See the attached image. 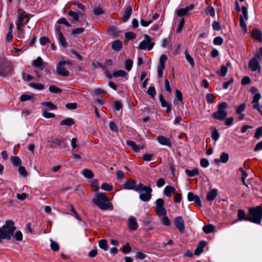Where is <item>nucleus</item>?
<instances>
[{"mask_svg": "<svg viewBox=\"0 0 262 262\" xmlns=\"http://www.w3.org/2000/svg\"><path fill=\"white\" fill-rule=\"evenodd\" d=\"M13 68L10 64H0V76H4L11 73Z\"/></svg>", "mask_w": 262, "mask_h": 262, "instance_id": "obj_14", "label": "nucleus"}, {"mask_svg": "<svg viewBox=\"0 0 262 262\" xmlns=\"http://www.w3.org/2000/svg\"><path fill=\"white\" fill-rule=\"evenodd\" d=\"M18 173L21 177H26L28 176V173L25 167L23 166H19L18 169Z\"/></svg>", "mask_w": 262, "mask_h": 262, "instance_id": "obj_44", "label": "nucleus"}, {"mask_svg": "<svg viewBox=\"0 0 262 262\" xmlns=\"http://www.w3.org/2000/svg\"><path fill=\"white\" fill-rule=\"evenodd\" d=\"M125 38L127 40H131L135 39L136 37V34L131 32H126L125 33Z\"/></svg>", "mask_w": 262, "mask_h": 262, "instance_id": "obj_60", "label": "nucleus"}, {"mask_svg": "<svg viewBox=\"0 0 262 262\" xmlns=\"http://www.w3.org/2000/svg\"><path fill=\"white\" fill-rule=\"evenodd\" d=\"M185 172L187 175L190 177H192L195 176H197L199 174V169L197 168H193L192 170L186 169Z\"/></svg>", "mask_w": 262, "mask_h": 262, "instance_id": "obj_34", "label": "nucleus"}, {"mask_svg": "<svg viewBox=\"0 0 262 262\" xmlns=\"http://www.w3.org/2000/svg\"><path fill=\"white\" fill-rule=\"evenodd\" d=\"M53 143L62 147H66V139L63 138H56L53 140Z\"/></svg>", "mask_w": 262, "mask_h": 262, "instance_id": "obj_33", "label": "nucleus"}, {"mask_svg": "<svg viewBox=\"0 0 262 262\" xmlns=\"http://www.w3.org/2000/svg\"><path fill=\"white\" fill-rule=\"evenodd\" d=\"M157 141L160 144L162 145H165L169 147H171L172 145V143L170 139L169 138L162 135L158 136L157 137Z\"/></svg>", "mask_w": 262, "mask_h": 262, "instance_id": "obj_15", "label": "nucleus"}, {"mask_svg": "<svg viewBox=\"0 0 262 262\" xmlns=\"http://www.w3.org/2000/svg\"><path fill=\"white\" fill-rule=\"evenodd\" d=\"M154 45L151 37L146 34L144 35V39L139 43L138 48L140 50L150 51L153 48Z\"/></svg>", "mask_w": 262, "mask_h": 262, "instance_id": "obj_8", "label": "nucleus"}, {"mask_svg": "<svg viewBox=\"0 0 262 262\" xmlns=\"http://www.w3.org/2000/svg\"><path fill=\"white\" fill-rule=\"evenodd\" d=\"M43 63L42 58L40 57H38L34 60L32 63V65L36 68H40Z\"/></svg>", "mask_w": 262, "mask_h": 262, "instance_id": "obj_38", "label": "nucleus"}, {"mask_svg": "<svg viewBox=\"0 0 262 262\" xmlns=\"http://www.w3.org/2000/svg\"><path fill=\"white\" fill-rule=\"evenodd\" d=\"M58 39L59 43L63 47V48H66L68 47L66 39L64 37L62 33H59V35L58 36Z\"/></svg>", "mask_w": 262, "mask_h": 262, "instance_id": "obj_35", "label": "nucleus"}, {"mask_svg": "<svg viewBox=\"0 0 262 262\" xmlns=\"http://www.w3.org/2000/svg\"><path fill=\"white\" fill-rule=\"evenodd\" d=\"M126 144L130 146L135 152H139L140 147L139 145H137L134 141L132 140H127L126 141Z\"/></svg>", "mask_w": 262, "mask_h": 262, "instance_id": "obj_31", "label": "nucleus"}, {"mask_svg": "<svg viewBox=\"0 0 262 262\" xmlns=\"http://www.w3.org/2000/svg\"><path fill=\"white\" fill-rule=\"evenodd\" d=\"M10 161L14 167H19L22 164L21 160L18 156H11L10 157Z\"/></svg>", "mask_w": 262, "mask_h": 262, "instance_id": "obj_25", "label": "nucleus"}, {"mask_svg": "<svg viewBox=\"0 0 262 262\" xmlns=\"http://www.w3.org/2000/svg\"><path fill=\"white\" fill-rule=\"evenodd\" d=\"M159 101L160 102L161 106L162 107H166V112L167 113H169L171 111V105L166 101L162 95L161 94L159 95Z\"/></svg>", "mask_w": 262, "mask_h": 262, "instance_id": "obj_20", "label": "nucleus"}, {"mask_svg": "<svg viewBox=\"0 0 262 262\" xmlns=\"http://www.w3.org/2000/svg\"><path fill=\"white\" fill-rule=\"evenodd\" d=\"M184 54L186 60L189 63L192 67L194 66V62L193 58L188 54L187 50L184 52Z\"/></svg>", "mask_w": 262, "mask_h": 262, "instance_id": "obj_43", "label": "nucleus"}, {"mask_svg": "<svg viewBox=\"0 0 262 262\" xmlns=\"http://www.w3.org/2000/svg\"><path fill=\"white\" fill-rule=\"evenodd\" d=\"M139 199L143 202L149 201L151 198L152 189L148 186L144 185L142 184V186L140 187L139 189Z\"/></svg>", "mask_w": 262, "mask_h": 262, "instance_id": "obj_6", "label": "nucleus"}, {"mask_svg": "<svg viewBox=\"0 0 262 262\" xmlns=\"http://www.w3.org/2000/svg\"><path fill=\"white\" fill-rule=\"evenodd\" d=\"M213 43L214 45L221 46L223 43V39L221 36H217L213 39Z\"/></svg>", "mask_w": 262, "mask_h": 262, "instance_id": "obj_56", "label": "nucleus"}, {"mask_svg": "<svg viewBox=\"0 0 262 262\" xmlns=\"http://www.w3.org/2000/svg\"><path fill=\"white\" fill-rule=\"evenodd\" d=\"M29 85L35 89L36 90H42L45 85L40 83H35V82H31L29 83Z\"/></svg>", "mask_w": 262, "mask_h": 262, "instance_id": "obj_46", "label": "nucleus"}, {"mask_svg": "<svg viewBox=\"0 0 262 262\" xmlns=\"http://www.w3.org/2000/svg\"><path fill=\"white\" fill-rule=\"evenodd\" d=\"M156 211L157 213V215L159 217H161L162 215H166V209L164 207V200L161 199L159 198L156 201Z\"/></svg>", "mask_w": 262, "mask_h": 262, "instance_id": "obj_10", "label": "nucleus"}, {"mask_svg": "<svg viewBox=\"0 0 262 262\" xmlns=\"http://www.w3.org/2000/svg\"><path fill=\"white\" fill-rule=\"evenodd\" d=\"M139 227L136 219L134 216H130L128 218V227L131 230H136Z\"/></svg>", "mask_w": 262, "mask_h": 262, "instance_id": "obj_18", "label": "nucleus"}, {"mask_svg": "<svg viewBox=\"0 0 262 262\" xmlns=\"http://www.w3.org/2000/svg\"><path fill=\"white\" fill-rule=\"evenodd\" d=\"M207 242L204 241H201L197 248L194 251V254L195 255L199 256L204 251V247L206 246Z\"/></svg>", "mask_w": 262, "mask_h": 262, "instance_id": "obj_21", "label": "nucleus"}, {"mask_svg": "<svg viewBox=\"0 0 262 262\" xmlns=\"http://www.w3.org/2000/svg\"><path fill=\"white\" fill-rule=\"evenodd\" d=\"M69 208L70 209L71 211L72 212V213L73 214L75 217L78 221H81V219L80 216L77 214V213L76 211L75 210V209H74L73 206L72 205H70L69 206Z\"/></svg>", "mask_w": 262, "mask_h": 262, "instance_id": "obj_51", "label": "nucleus"}, {"mask_svg": "<svg viewBox=\"0 0 262 262\" xmlns=\"http://www.w3.org/2000/svg\"><path fill=\"white\" fill-rule=\"evenodd\" d=\"M39 42L41 45L45 46L47 43L50 42V40L48 37L43 36L39 38Z\"/></svg>", "mask_w": 262, "mask_h": 262, "instance_id": "obj_64", "label": "nucleus"}, {"mask_svg": "<svg viewBox=\"0 0 262 262\" xmlns=\"http://www.w3.org/2000/svg\"><path fill=\"white\" fill-rule=\"evenodd\" d=\"M84 32V29L82 28H78L73 29L71 32V34L74 36H77L78 35L82 34Z\"/></svg>", "mask_w": 262, "mask_h": 262, "instance_id": "obj_48", "label": "nucleus"}, {"mask_svg": "<svg viewBox=\"0 0 262 262\" xmlns=\"http://www.w3.org/2000/svg\"><path fill=\"white\" fill-rule=\"evenodd\" d=\"M16 228L14 223L12 220H7L5 224L0 228V243L3 239H10L12 236L18 241H21L23 239V234L20 231H16L13 234Z\"/></svg>", "mask_w": 262, "mask_h": 262, "instance_id": "obj_1", "label": "nucleus"}, {"mask_svg": "<svg viewBox=\"0 0 262 262\" xmlns=\"http://www.w3.org/2000/svg\"><path fill=\"white\" fill-rule=\"evenodd\" d=\"M242 15H241L240 18H243V20H247L248 18L247 9L245 6H242L241 8Z\"/></svg>", "mask_w": 262, "mask_h": 262, "instance_id": "obj_40", "label": "nucleus"}, {"mask_svg": "<svg viewBox=\"0 0 262 262\" xmlns=\"http://www.w3.org/2000/svg\"><path fill=\"white\" fill-rule=\"evenodd\" d=\"M231 66V63L229 61H228L226 63V64L222 65L221 67L220 70L217 72L218 74L222 77H225L227 72H228V67Z\"/></svg>", "mask_w": 262, "mask_h": 262, "instance_id": "obj_22", "label": "nucleus"}, {"mask_svg": "<svg viewBox=\"0 0 262 262\" xmlns=\"http://www.w3.org/2000/svg\"><path fill=\"white\" fill-rule=\"evenodd\" d=\"M217 195L216 190L215 189H212L207 193L206 199L207 201H212L215 199Z\"/></svg>", "mask_w": 262, "mask_h": 262, "instance_id": "obj_29", "label": "nucleus"}, {"mask_svg": "<svg viewBox=\"0 0 262 262\" xmlns=\"http://www.w3.org/2000/svg\"><path fill=\"white\" fill-rule=\"evenodd\" d=\"M245 21L246 20H243L242 18H240L239 26H240L241 28L242 29L243 31L245 33H246L248 31V29H247V27L246 23H245Z\"/></svg>", "mask_w": 262, "mask_h": 262, "instance_id": "obj_57", "label": "nucleus"}, {"mask_svg": "<svg viewBox=\"0 0 262 262\" xmlns=\"http://www.w3.org/2000/svg\"><path fill=\"white\" fill-rule=\"evenodd\" d=\"M99 247L106 251L107 250V242L106 239H100L98 242Z\"/></svg>", "mask_w": 262, "mask_h": 262, "instance_id": "obj_45", "label": "nucleus"}, {"mask_svg": "<svg viewBox=\"0 0 262 262\" xmlns=\"http://www.w3.org/2000/svg\"><path fill=\"white\" fill-rule=\"evenodd\" d=\"M133 60L130 59H128L125 60V69L127 71H129L130 70H131V69L132 68V66H133Z\"/></svg>", "mask_w": 262, "mask_h": 262, "instance_id": "obj_52", "label": "nucleus"}, {"mask_svg": "<svg viewBox=\"0 0 262 262\" xmlns=\"http://www.w3.org/2000/svg\"><path fill=\"white\" fill-rule=\"evenodd\" d=\"M237 217L238 220L242 221H248V217L249 216H247L245 212V211L242 209H238L237 211Z\"/></svg>", "mask_w": 262, "mask_h": 262, "instance_id": "obj_28", "label": "nucleus"}, {"mask_svg": "<svg viewBox=\"0 0 262 262\" xmlns=\"http://www.w3.org/2000/svg\"><path fill=\"white\" fill-rule=\"evenodd\" d=\"M50 247L54 251H58L59 249V246L58 243L53 240H51Z\"/></svg>", "mask_w": 262, "mask_h": 262, "instance_id": "obj_53", "label": "nucleus"}, {"mask_svg": "<svg viewBox=\"0 0 262 262\" xmlns=\"http://www.w3.org/2000/svg\"><path fill=\"white\" fill-rule=\"evenodd\" d=\"M112 75L114 77H125L127 76V73L124 70H119L114 72L112 74Z\"/></svg>", "mask_w": 262, "mask_h": 262, "instance_id": "obj_36", "label": "nucleus"}, {"mask_svg": "<svg viewBox=\"0 0 262 262\" xmlns=\"http://www.w3.org/2000/svg\"><path fill=\"white\" fill-rule=\"evenodd\" d=\"M228 107V104L226 102H222L219 104L217 111L212 114V117L214 119L223 121L226 118L227 113L225 111Z\"/></svg>", "mask_w": 262, "mask_h": 262, "instance_id": "obj_5", "label": "nucleus"}, {"mask_svg": "<svg viewBox=\"0 0 262 262\" xmlns=\"http://www.w3.org/2000/svg\"><path fill=\"white\" fill-rule=\"evenodd\" d=\"M17 18L15 25L17 30L20 34L23 33L24 27L29 22V14L23 9H18L17 10Z\"/></svg>", "mask_w": 262, "mask_h": 262, "instance_id": "obj_4", "label": "nucleus"}, {"mask_svg": "<svg viewBox=\"0 0 262 262\" xmlns=\"http://www.w3.org/2000/svg\"><path fill=\"white\" fill-rule=\"evenodd\" d=\"M161 223L163 225L166 226H168L170 225L169 218L166 215H162Z\"/></svg>", "mask_w": 262, "mask_h": 262, "instance_id": "obj_50", "label": "nucleus"}, {"mask_svg": "<svg viewBox=\"0 0 262 262\" xmlns=\"http://www.w3.org/2000/svg\"><path fill=\"white\" fill-rule=\"evenodd\" d=\"M41 104L51 110H56L57 108L56 105L53 104L52 102H42Z\"/></svg>", "mask_w": 262, "mask_h": 262, "instance_id": "obj_41", "label": "nucleus"}, {"mask_svg": "<svg viewBox=\"0 0 262 262\" xmlns=\"http://www.w3.org/2000/svg\"><path fill=\"white\" fill-rule=\"evenodd\" d=\"M185 24V20L184 18H182L181 19L179 23V24L178 25V27L177 29L176 32L177 33H180L182 31L184 26Z\"/></svg>", "mask_w": 262, "mask_h": 262, "instance_id": "obj_61", "label": "nucleus"}, {"mask_svg": "<svg viewBox=\"0 0 262 262\" xmlns=\"http://www.w3.org/2000/svg\"><path fill=\"white\" fill-rule=\"evenodd\" d=\"M122 103L116 100L114 101V108L116 111H118L122 108Z\"/></svg>", "mask_w": 262, "mask_h": 262, "instance_id": "obj_55", "label": "nucleus"}, {"mask_svg": "<svg viewBox=\"0 0 262 262\" xmlns=\"http://www.w3.org/2000/svg\"><path fill=\"white\" fill-rule=\"evenodd\" d=\"M81 173L85 178L88 179H91L94 177L92 171L88 169H84Z\"/></svg>", "mask_w": 262, "mask_h": 262, "instance_id": "obj_37", "label": "nucleus"}, {"mask_svg": "<svg viewBox=\"0 0 262 262\" xmlns=\"http://www.w3.org/2000/svg\"><path fill=\"white\" fill-rule=\"evenodd\" d=\"M262 137V126L258 127L255 131L254 137L259 139Z\"/></svg>", "mask_w": 262, "mask_h": 262, "instance_id": "obj_54", "label": "nucleus"}, {"mask_svg": "<svg viewBox=\"0 0 262 262\" xmlns=\"http://www.w3.org/2000/svg\"><path fill=\"white\" fill-rule=\"evenodd\" d=\"M260 55L256 53L249 61L248 68L252 72L257 71L259 74L260 73V66L259 64Z\"/></svg>", "mask_w": 262, "mask_h": 262, "instance_id": "obj_7", "label": "nucleus"}, {"mask_svg": "<svg viewBox=\"0 0 262 262\" xmlns=\"http://www.w3.org/2000/svg\"><path fill=\"white\" fill-rule=\"evenodd\" d=\"M252 35L253 37L259 42H262V33L261 31L258 29H255L252 31Z\"/></svg>", "mask_w": 262, "mask_h": 262, "instance_id": "obj_26", "label": "nucleus"}, {"mask_svg": "<svg viewBox=\"0 0 262 262\" xmlns=\"http://www.w3.org/2000/svg\"><path fill=\"white\" fill-rule=\"evenodd\" d=\"M101 188L107 191H111L113 190V186L112 184L103 183L101 186Z\"/></svg>", "mask_w": 262, "mask_h": 262, "instance_id": "obj_47", "label": "nucleus"}, {"mask_svg": "<svg viewBox=\"0 0 262 262\" xmlns=\"http://www.w3.org/2000/svg\"><path fill=\"white\" fill-rule=\"evenodd\" d=\"M261 97V96L260 93L255 94L253 97L251 103L253 104V108L258 111L262 116V111L261 110L262 105H260L259 103V100L260 99Z\"/></svg>", "mask_w": 262, "mask_h": 262, "instance_id": "obj_11", "label": "nucleus"}, {"mask_svg": "<svg viewBox=\"0 0 262 262\" xmlns=\"http://www.w3.org/2000/svg\"><path fill=\"white\" fill-rule=\"evenodd\" d=\"M248 213L250 215L248 221L257 225H261L262 221V207L260 205L248 209Z\"/></svg>", "mask_w": 262, "mask_h": 262, "instance_id": "obj_3", "label": "nucleus"}, {"mask_svg": "<svg viewBox=\"0 0 262 262\" xmlns=\"http://www.w3.org/2000/svg\"><path fill=\"white\" fill-rule=\"evenodd\" d=\"M175 191L176 189L173 187L167 185L164 188L163 193L164 195L170 198L171 194L175 192Z\"/></svg>", "mask_w": 262, "mask_h": 262, "instance_id": "obj_23", "label": "nucleus"}, {"mask_svg": "<svg viewBox=\"0 0 262 262\" xmlns=\"http://www.w3.org/2000/svg\"><path fill=\"white\" fill-rule=\"evenodd\" d=\"M49 91L50 92L56 94H59L62 92V90L60 89L54 85H52L49 86Z\"/></svg>", "mask_w": 262, "mask_h": 262, "instance_id": "obj_39", "label": "nucleus"}, {"mask_svg": "<svg viewBox=\"0 0 262 262\" xmlns=\"http://www.w3.org/2000/svg\"><path fill=\"white\" fill-rule=\"evenodd\" d=\"M132 14V8L131 6H128L125 7L123 15L122 17V20L125 23L128 20Z\"/></svg>", "mask_w": 262, "mask_h": 262, "instance_id": "obj_19", "label": "nucleus"}, {"mask_svg": "<svg viewBox=\"0 0 262 262\" xmlns=\"http://www.w3.org/2000/svg\"><path fill=\"white\" fill-rule=\"evenodd\" d=\"M68 14L71 17L70 20L73 23L77 21L79 19L80 16H81V17H82L84 19H85L86 18V15L85 14H82L81 12L78 13L77 12L71 10L68 12Z\"/></svg>", "mask_w": 262, "mask_h": 262, "instance_id": "obj_13", "label": "nucleus"}, {"mask_svg": "<svg viewBox=\"0 0 262 262\" xmlns=\"http://www.w3.org/2000/svg\"><path fill=\"white\" fill-rule=\"evenodd\" d=\"M112 48L113 50L118 52L122 48V43L120 40H116L112 42Z\"/></svg>", "mask_w": 262, "mask_h": 262, "instance_id": "obj_27", "label": "nucleus"}, {"mask_svg": "<svg viewBox=\"0 0 262 262\" xmlns=\"http://www.w3.org/2000/svg\"><path fill=\"white\" fill-rule=\"evenodd\" d=\"M203 230L206 234L213 233L215 230V227L212 224L205 225L203 228Z\"/></svg>", "mask_w": 262, "mask_h": 262, "instance_id": "obj_32", "label": "nucleus"}, {"mask_svg": "<svg viewBox=\"0 0 262 262\" xmlns=\"http://www.w3.org/2000/svg\"><path fill=\"white\" fill-rule=\"evenodd\" d=\"M109 126L110 129L115 133H117L118 132V128L116 124V123L114 121H111L109 123Z\"/></svg>", "mask_w": 262, "mask_h": 262, "instance_id": "obj_62", "label": "nucleus"}, {"mask_svg": "<svg viewBox=\"0 0 262 262\" xmlns=\"http://www.w3.org/2000/svg\"><path fill=\"white\" fill-rule=\"evenodd\" d=\"M142 186V183L137 184L136 182L132 179H127L123 184V188L125 189L133 190L136 192H139V189Z\"/></svg>", "mask_w": 262, "mask_h": 262, "instance_id": "obj_9", "label": "nucleus"}, {"mask_svg": "<svg viewBox=\"0 0 262 262\" xmlns=\"http://www.w3.org/2000/svg\"><path fill=\"white\" fill-rule=\"evenodd\" d=\"M200 165L202 167L206 168L209 165V161L205 158H203L200 161Z\"/></svg>", "mask_w": 262, "mask_h": 262, "instance_id": "obj_63", "label": "nucleus"}, {"mask_svg": "<svg viewBox=\"0 0 262 262\" xmlns=\"http://www.w3.org/2000/svg\"><path fill=\"white\" fill-rule=\"evenodd\" d=\"M63 66V65L60 64V63L58 62L56 66V72L60 76L68 77L69 75V72Z\"/></svg>", "mask_w": 262, "mask_h": 262, "instance_id": "obj_17", "label": "nucleus"}, {"mask_svg": "<svg viewBox=\"0 0 262 262\" xmlns=\"http://www.w3.org/2000/svg\"><path fill=\"white\" fill-rule=\"evenodd\" d=\"M92 202L102 210H112L114 209L111 200L104 193H98L92 199Z\"/></svg>", "mask_w": 262, "mask_h": 262, "instance_id": "obj_2", "label": "nucleus"}, {"mask_svg": "<svg viewBox=\"0 0 262 262\" xmlns=\"http://www.w3.org/2000/svg\"><path fill=\"white\" fill-rule=\"evenodd\" d=\"M212 139L215 141H217L220 137L217 130L215 128L211 133Z\"/></svg>", "mask_w": 262, "mask_h": 262, "instance_id": "obj_59", "label": "nucleus"}, {"mask_svg": "<svg viewBox=\"0 0 262 262\" xmlns=\"http://www.w3.org/2000/svg\"><path fill=\"white\" fill-rule=\"evenodd\" d=\"M215 98V96L211 93L207 94L206 96L207 102L210 104L214 102Z\"/></svg>", "mask_w": 262, "mask_h": 262, "instance_id": "obj_49", "label": "nucleus"}, {"mask_svg": "<svg viewBox=\"0 0 262 262\" xmlns=\"http://www.w3.org/2000/svg\"><path fill=\"white\" fill-rule=\"evenodd\" d=\"M147 93L151 97V98H155L157 94L155 87L152 86H149L147 89Z\"/></svg>", "mask_w": 262, "mask_h": 262, "instance_id": "obj_42", "label": "nucleus"}, {"mask_svg": "<svg viewBox=\"0 0 262 262\" xmlns=\"http://www.w3.org/2000/svg\"><path fill=\"white\" fill-rule=\"evenodd\" d=\"M94 14L95 15H99L104 13V11L100 7H97L94 8L93 10Z\"/></svg>", "mask_w": 262, "mask_h": 262, "instance_id": "obj_58", "label": "nucleus"}, {"mask_svg": "<svg viewBox=\"0 0 262 262\" xmlns=\"http://www.w3.org/2000/svg\"><path fill=\"white\" fill-rule=\"evenodd\" d=\"M246 105L245 103L241 104L235 110V113L238 116V120L242 121L244 119L245 116L243 114V112L245 111Z\"/></svg>", "mask_w": 262, "mask_h": 262, "instance_id": "obj_16", "label": "nucleus"}, {"mask_svg": "<svg viewBox=\"0 0 262 262\" xmlns=\"http://www.w3.org/2000/svg\"><path fill=\"white\" fill-rule=\"evenodd\" d=\"M173 224L179 230L180 232L183 233L185 230L184 221L182 216H179L174 218Z\"/></svg>", "mask_w": 262, "mask_h": 262, "instance_id": "obj_12", "label": "nucleus"}, {"mask_svg": "<svg viewBox=\"0 0 262 262\" xmlns=\"http://www.w3.org/2000/svg\"><path fill=\"white\" fill-rule=\"evenodd\" d=\"M229 160V155L226 152H223L221 154L220 156V159H215L214 160V162L216 164H217L219 162H222L223 163H227Z\"/></svg>", "mask_w": 262, "mask_h": 262, "instance_id": "obj_24", "label": "nucleus"}, {"mask_svg": "<svg viewBox=\"0 0 262 262\" xmlns=\"http://www.w3.org/2000/svg\"><path fill=\"white\" fill-rule=\"evenodd\" d=\"M75 124V121L74 120L71 118H67L65 119L62 120L60 123V125H67L69 126H71L72 125H73Z\"/></svg>", "mask_w": 262, "mask_h": 262, "instance_id": "obj_30", "label": "nucleus"}]
</instances>
